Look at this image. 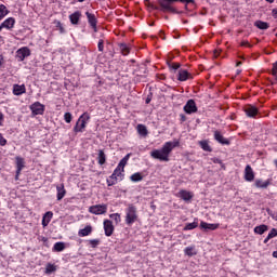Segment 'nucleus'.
Masks as SVG:
<instances>
[{
	"instance_id": "obj_36",
	"label": "nucleus",
	"mask_w": 277,
	"mask_h": 277,
	"mask_svg": "<svg viewBox=\"0 0 277 277\" xmlns=\"http://www.w3.org/2000/svg\"><path fill=\"white\" fill-rule=\"evenodd\" d=\"M119 177H117L116 175H114V173L109 176V179H107L106 183L108 185V187H111L114 185H116V183H118Z\"/></svg>"
},
{
	"instance_id": "obj_32",
	"label": "nucleus",
	"mask_w": 277,
	"mask_h": 277,
	"mask_svg": "<svg viewBox=\"0 0 277 277\" xmlns=\"http://www.w3.org/2000/svg\"><path fill=\"white\" fill-rule=\"evenodd\" d=\"M130 181H132V183H140V181H144V175L140 172H136L130 176Z\"/></svg>"
},
{
	"instance_id": "obj_26",
	"label": "nucleus",
	"mask_w": 277,
	"mask_h": 277,
	"mask_svg": "<svg viewBox=\"0 0 277 277\" xmlns=\"http://www.w3.org/2000/svg\"><path fill=\"white\" fill-rule=\"evenodd\" d=\"M136 130L138 135H142V137H146V135H148V129L142 123L136 126Z\"/></svg>"
},
{
	"instance_id": "obj_44",
	"label": "nucleus",
	"mask_w": 277,
	"mask_h": 277,
	"mask_svg": "<svg viewBox=\"0 0 277 277\" xmlns=\"http://www.w3.org/2000/svg\"><path fill=\"white\" fill-rule=\"evenodd\" d=\"M100 243H101V240L98 239L89 240V245L91 246V248H96Z\"/></svg>"
},
{
	"instance_id": "obj_9",
	"label": "nucleus",
	"mask_w": 277,
	"mask_h": 277,
	"mask_svg": "<svg viewBox=\"0 0 277 277\" xmlns=\"http://www.w3.org/2000/svg\"><path fill=\"white\" fill-rule=\"evenodd\" d=\"M176 198H181L185 202H189L194 198V193L185 189H181L177 194H175Z\"/></svg>"
},
{
	"instance_id": "obj_31",
	"label": "nucleus",
	"mask_w": 277,
	"mask_h": 277,
	"mask_svg": "<svg viewBox=\"0 0 277 277\" xmlns=\"http://www.w3.org/2000/svg\"><path fill=\"white\" fill-rule=\"evenodd\" d=\"M119 49L122 55H129L131 53V47L127 43H120Z\"/></svg>"
},
{
	"instance_id": "obj_28",
	"label": "nucleus",
	"mask_w": 277,
	"mask_h": 277,
	"mask_svg": "<svg viewBox=\"0 0 277 277\" xmlns=\"http://www.w3.org/2000/svg\"><path fill=\"white\" fill-rule=\"evenodd\" d=\"M79 237H88L92 235V227L90 225L85 226L84 228L78 232Z\"/></svg>"
},
{
	"instance_id": "obj_46",
	"label": "nucleus",
	"mask_w": 277,
	"mask_h": 277,
	"mask_svg": "<svg viewBox=\"0 0 277 277\" xmlns=\"http://www.w3.org/2000/svg\"><path fill=\"white\" fill-rule=\"evenodd\" d=\"M272 75H273V77H275V79L277 81V61L275 63H273Z\"/></svg>"
},
{
	"instance_id": "obj_7",
	"label": "nucleus",
	"mask_w": 277,
	"mask_h": 277,
	"mask_svg": "<svg viewBox=\"0 0 277 277\" xmlns=\"http://www.w3.org/2000/svg\"><path fill=\"white\" fill-rule=\"evenodd\" d=\"M29 55H31V50L27 47L21 48L16 51L17 62H24L26 57H29Z\"/></svg>"
},
{
	"instance_id": "obj_62",
	"label": "nucleus",
	"mask_w": 277,
	"mask_h": 277,
	"mask_svg": "<svg viewBox=\"0 0 277 277\" xmlns=\"http://www.w3.org/2000/svg\"><path fill=\"white\" fill-rule=\"evenodd\" d=\"M2 29H4V27H1V25H0V31H1Z\"/></svg>"
},
{
	"instance_id": "obj_54",
	"label": "nucleus",
	"mask_w": 277,
	"mask_h": 277,
	"mask_svg": "<svg viewBox=\"0 0 277 277\" xmlns=\"http://www.w3.org/2000/svg\"><path fill=\"white\" fill-rule=\"evenodd\" d=\"M269 239H272V238H269V236H267V237L264 239V243H267V242L269 241Z\"/></svg>"
},
{
	"instance_id": "obj_13",
	"label": "nucleus",
	"mask_w": 277,
	"mask_h": 277,
	"mask_svg": "<svg viewBox=\"0 0 277 277\" xmlns=\"http://www.w3.org/2000/svg\"><path fill=\"white\" fill-rule=\"evenodd\" d=\"M184 111L186 114H196L198 111V107L196 106V102L194 100H189L184 106Z\"/></svg>"
},
{
	"instance_id": "obj_16",
	"label": "nucleus",
	"mask_w": 277,
	"mask_h": 277,
	"mask_svg": "<svg viewBox=\"0 0 277 277\" xmlns=\"http://www.w3.org/2000/svg\"><path fill=\"white\" fill-rule=\"evenodd\" d=\"M269 185H272V180H266V181L255 180V182H254V186L258 189H267L269 187Z\"/></svg>"
},
{
	"instance_id": "obj_45",
	"label": "nucleus",
	"mask_w": 277,
	"mask_h": 277,
	"mask_svg": "<svg viewBox=\"0 0 277 277\" xmlns=\"http://www.w3.org/2000/svg\"><path fill=\"white\" fill-rule=\"evenodd\" d=\"M169 68H171L172 70H179L181 68V64L180 63H169Z\"/></svg>"
},
{
	"instance_id": "obj_38",
	"label": "nucleus",
	"mask_w": 277,
	"mask_h": 277,
	"mask_svg": "<svg viewBox=\"0 0 277 277\" xmlns=\"http://www.w3.org/2000/svg\"><path fill=\"white\" fill-rule=\"evenodd\" d=\"M122 172H124V170H122V169H120L119 167H117L115 170H114V172H113V174H114V176H116L117 179H119V181H122V179H123V174H122Z\"/></svg>"
},
{
	"instance_id": "obj_47",
	"label": "nucleus",
	"mask_w": 277,
	"mask_h": 277,
	"mask_svg": "<svg viewBox=\"0 0 277 277\" xmlns=\"http://www.w3.org/2000/svg\"><path fill=\"white\" fill-rule=\"evenodd\" d=\"M274 237H277L276 228H272L271 232L268 233V239H274Z\"/></svg>"
},
{
	"instance_id": "obj_52",
	"label": "nucleus",
	"mask_w": 277,
	"mask_h": 277,
	"mask_svg": "<svg viewBox=\"0 0 277 277\" xmlns=\"http://www.w3.org/2000/svg\"><path fill=\"white\" fill-rule=\"evenodd\" d=\"M271 217H273L277 222V212L271 213Z\"/></svg>"
},
{
	"instance_id": "obj_42",
	"label": "nucleus",
	"mask_w": 277,
	"mask_h": 277,
	"mask_svg": "<svg viewBox=\"0 0 277 277\" xmlns=\"http://www.w3.org/2000/svg\"><path fill=\"white\" fill-rule=\"evenodd\" d=\"M64 120H65V122H67V124H70V122H72V114L65 113Z\"/></svg>"
},
{
	"instance_id": "obj_56",
	"label": "nucleus",
	"mask_w": 277,
	"mask_h": 277,
	"mask_svg": "<svg viewBox=\"0 0 277 277\" xmlns=\"http://www.w3.org/2000/svg\"><path fill=\"white\" fill-rule=\"evenodd\" d=\"M3 18H5V15L0 14V21H3Z\"/></svg>"
},
{
	"instance_id": "obj_22",
	"label": "nucleus",
	"mask_w": 277,
	"mask_h": 277,
	"mask_svg": "<svg viewBox=\"0 0 277 277\" xmlns=\"http://www.w3.org/2000/svg\"><path fill=\"white\" fill-rule=\"evenodd\" d=\"M69 21L71 25H79V21H81V13L80 11H76L69 15Z\"/></svg>"
},
{
	"instance_id": "obj_8",
	"label": "nucleus",
	"mask_w": 277,
	"mask_h": 277,
	"mask_svg": "<svg viewBox=\"0 0 277 277\" xmlns=\"http://www.w3.org/2000/svg\"><path fill=\"white\" fill-rule=\"evenodd\" d=\"M15 163H16L15 179L16 181H18V176H21V172H23V168H25V158L21 156L15 157Z\"/></svg>"
},
{
	"instance_id": "obj_15",
	"label": "nucleus",
	"mask_w": 277,
	"mask_h": 277,
	"mask_svg": "<svg viewBox=\"0 0 277 277\" xmlns=\"http://www.w3.org/2000/svg\"><path fill=\"white\" fill-rule=\"evenodd\" d=\"M245 181L252 183L254 181V170L250 164H247L245 168Z\"/></svg>"
},
{
	"instance_id": "obj_61",
	"label": "nucleus",
	"mask_w": 277,
	"mask_h": 277,
	"mask_svg": "<svg viewBox=\"0 0 277 277\" xmlns=\"http://www.w3.org/2000/svg\"><path fill=\"white\" fill-rule=\"evenodd\" d=\"M182 120L185 121V116H182Z\"/></svg>"
},
{
	"instance_id": "obj_20",
	"label": "nucleus",
	"mask_w": 277,
	"mask_h": 277,
	"mask_svg": "<svg viewBox=\"0 0 277 277\" xmlns=\"http://www.w3.org/2000/svg\"><path fill=\"white\" fill-rule=\"evenodd\" d=\"M14 25H16V19H14V17H9L1 24V27L11 30L14 29Z\"/></svg>"
},
{
	"instance_id": "obj_3",
	"label": "nucleus",
	"mask_w": 277,
	"mask_h": 277,
	"mask_svg": "<svg viewBox=\"0 0 277 277\" xmlns=\"http://www.w3.org/2000/svg\"><path fill=\"white\" fill-rule=\"evenodd\" d=\"M137 222V208L130 203L126 209V224L128 226H133Z\"/></svg>"
},
{
	"instance_id": "obj_60",
	"label": "nucleus",
	"mask_w": 277,
	"mask_h": 277,
	"mask_svg": "<svg viewBox=\"0 0 277 277\" xmlns=\"http://www.w3.org/2000/svg\"><path fill=\"white\" fill-rule=\"evenodd\" d=\"M146 103H147V104L150 103V98H147V100H146Z\"/></svg>"
},
{
	"instance_id": "obj_2",
	"label": "nucleus",
	"mask_w": 277,
	"mask_h": 277,
	"mask_svg": "<svg viewBox=\"0 0 277 277\" xmlns=\"http://www.w3.org/2000/svg\"><path fill=\"white\" fill-rule=\"evenodd\" d=\"M88 122H90V114L83 113L74 127V133H83L85 127H88Z\"/></svg>"
},
{
	"instance_id": "obj_50",
	"label": "nucleus",
	"mask_w": 277,
	"mask_h": 277,
	"mask_svg": "<svg viewBox=\"0 0 277 277\" xmlns=\"http://www.w3.org/2000/svg\"><path fill=\"white\" fill-rule=\"evenodd\" d=\"M272 16L273 18H277V9H273Z\"/></svg>"
},
{
	"instance_id": "obj_1",
	"label": "nucleus",
	"mask_w": 277,
	"mask_h": 277,
	"mask_svg": "<svg viewBox=\"0 0 277 277\" xmlns=\"http://www.w3.org/2000/svg\"><path fill=\"white\" fill-rule=\"evenodd\" d=\"M181 146V142L179 140L166 142L160 149H154L150 151V157L153 159H158V161H170V155L174 148H179Z\"/></svg>"
},
{
	"instance_id": "obj_49",
	"label": "nucleus",
	"mask_w": 277,
	"mask_h": 277,
	"mask_svg": "<svg viewBox=\"0 0 277 277\" xmlns=\"http://www.w3.org/2000/svg\"><path fill=\"white\" fill-rule=\"evenodd\" d=\"M5 144H8V140H5V137L0 133V146H5Z\"/></svg>"
},
{
	"instance_id": "obj_11",
	"label": "nucleus",
	"mask_w": 277,
	"mask_h": 277,
	"mask_svg": "<svg viewBox=\"0 0 277 277\" xmlns=\"http://www.w3.org/2000/svg\"><path fill=\"white\" fill-rule=\"evenodd\" d=\"M214 140L219 142V144H222L223 146H230V141L228 138L224 137L221 131L216 130L214 131Z\"/></svg>"
},
{
	"instance_id": "obj_37",
	"label": "nucleus",
	"mask_w": 277,
	"mask_h": 277,
	"mask_svg": "<svg viewBox=\"0 0 277 277\" xmlns=\"http://www.w3.org/2000/svg\"><path fill=\"white\" fill-rule=\"evenodd\" d=\"M254 26L258 27V29H267L269 27V23L263 22V21H256L254 23Z\"/></svg>"
},
{
	"instance_id": "obj_34",
	"label": "nucleus",
	"mask_w": 277,
	"mask_h": 277,
	"mask_svg": "<svg viewBox=\"0 0 277 277\" xmlns=\"http://www.w3.org/2000/svg\"><path fill=\"white\" fill-rule=\"evenodd\" d=\"M195 228H198V219H195L193 223H187L183 230H194Z\"/></svg>"
},
{
	"instance_id": "obj_55",
	"label": "nucleus",
	"mask_w": 277,
	"mask_h": 277,
	"mask_svg": "<svg viewBox=\"0 0 277 277\" xmlns=\"http://www.w3.org/2000/svg\"><path fill=\"white\" fill-rule=\"evenodd\" d=\"M273 256H274V259H277V251L273 252Z\"/></svg>"
},
{
	"instance_id": "obj_5",
	"label": "nucleus",
	"mask_w": 277,
	"mask_h": 277,
	"mask_svg": "<svg viewBox=\"0 0 277 277\" xmlns=\"http://www.w3.org/2000/svg\"><path fill=\"white\" fill-rule=\"evenodd\" d=\"M30 111L32 116H43L44 115V104L40 102H35L30 105Z\"/></svg>"
},
{
	"instance_id": "obj_18",
	"label": "nucleus",
	"mask_w": 277,
	"mask_h": 277,
	"mask_svg": "<svg viewBox=\"0 0 277 277\" xmlns=\"http://www.w3.org/2000/svg\"><path fill=\"white\" fill-rule=\"evenodd\" d=\"M200 228L203 230H217V228H220V224L207 223L205 221H201Z\"/></svg>"
},
{
	"instance_id": "obj_23",
	"label": "nucleus",
	"mask_w": 277,
	"mask_h": 277,
	"mask_svg": "<svg viewBox=\"0 0 277 277\" xmlns=\"http://www.w3.org/2000/svg\"><path fill=\"white\" fill-rule=\"evenodd\" d=\"M56 198L57 200H63L64 196H66V188L64 187V184L57 185L56 186Z\"/></svg>"
},
{
	"instance_id": "obj_53",
	"label": "nucleus",
	"mask_w": 277,
	"mask_h": 277,
	"mask_svg": "<svg viewBox=\"0 0 277 277\" xmlns=\"http://www.w3.org/2000/svg\"><path fill=\"white\" fill-rule=\"evenodd\" d=\"M241 47H250V43L248 41H242Z\"/></svg>"
},
{
	"instance_id": "obj_6",
	"label": "nucleus",
	"mask_w": 277,
	"mask_h": 277,
	"mask_svg": "<svg viewBox=\"0 0 277 277\" xmlns=\"http://www.w3.org/2000/svg\"><path fill=\"white\" fill-rule=\"evenodd\" d=\"M104 226V233L106 237H111L114 235V230H116V227L114 226V222L111 220L105 219L103 222Z\"/></svg>"
},
{
	"instance_id": "obj_29",
	"label": "nucleus",
	"mask_w": 277,
	"mask_h": 277,
	"mask_svg": "<svg viewBox=\"0 0 277 277\" xmlns=\"http://www.w3.org/2000/svg\"><path fill=\"white\" fill-rule=\"evenodd\" d=\"M184 254H186V256H196V254H198V251H196L195 246L186 247L184 249Z\"/></svg>"
},
{
	"instance_id": "obj_21",
	"label": "nucleus",
	"mask_w": 277,
	"mask_h": 277,
	"mask_svg": "<svg viewBox=\"0 0 277 277\" xmlns=\"http://www.w3.org/2000/svg\"><path fill=\"white\" fill-rule=\"evenodd\" d=\"M51 220H53V213L51 211H48L42 216V226L43 228H47L49 224H51Z\"/></svg>"
},
{
	"instance_id": "obj_25",
	"label": "nucleus",
	"mask_w": 277,
	"mask_h": 277,
	"mask_svg": "<svg viewBox=\"0 0 277 277\" xmlns=\"http://www.w3.org/2000/svg\"><path fill=\"white\" fill-rule=\"evenodd\" d=\"M199 146L206 153H212L213 151V148H211V145H209V141H207V140L199 141Z\"/></svg>"
},
{
	"instance_id": "obj_33",
	"label": "nucleus",
	"mask_w": 277,
	"mask_h": 277,
	"mask_svg": "<svg viewBox=\"0 0 277 277\" xmlns=\"http://www.w3.org/2000/svg\"><path fill=\"white\" fill-rule=\"evenodd\" d=\"M97 161L100 166H105V161H107V156H105V151L102 149L98 150Z\"/></svg>"
},
{
	"instance_id": "obj_48",
	"label": "nucleus",
	"mask_w": 277,
	"mask_h": 277,
	"mask_svg": "<svg viewBox=\"0 0 277 277\" xmlns=\"http://www.w3.org/2000/svg\"><path fill=\"white\" fill-rule=\"evenodd\" d=\"M170 1L171 3L180 1L181 3H186V5H189V3H194V0H170Z\"/></svg>"
},
{
	"instance_id": "obj_14",
	"label": "nucleus",
	"mask_w": 277,
	"mask_h": 277,
	"mask_svg": "<svg viewBox=\"0 0 277 277\" xmlns=\"http://www.w3.org/2000/svg\"><path fill=\"white\" fill-rule=\"evenodd\" d=\"M245 114L248 118H256V116H259V108L252 105H247L245 107Z\"/></svg>"
},
{
	"instance_id": "obj_39",
	"label": "nucleus",
	"mask_w": 277,
	"mask_h": 277,
	"mask_svg": "<svg viewBox=\"0 0 277 277\" xmlns=\"http://www.w3.org/2000/svg\"><path fill=\"white\" fill-rule=\"evenodd\" d=\"M54 25L56 29L60 30V34H66V28H64V24H62V22L56 19L54 21Z\"/></svg>"
},
{
	"instance_id": "obj_4",
	"label": "nucleus",
	"mask_w": 277,
	"mask_h": 277,
	"mask_svg": "<svg viewBox=\"0 0 277 277\" xmlns=\"http://www.w3.org/2000/svg\"><path fill=\"white\" fill-rule=\"evenodd\" d=\"M89 213H92L93 215H105V213H107V205L91 206L89 208Z\"/></svg>"
},
{
	"instance_id": "obj_27",
	"label": "nucleus",
	"mask_w": 277,
	"mask_h": 277,
	"mask_svg": "<svg viewBox=\"0 0 277 277\" xmlns=\"http://www.w3.org/2000/svg\"><path fill=\"white\" fill-rule=\"evenodd\" d=\"M268 229L269 227L267 225L262 224L260 226H255L253 230L255 235H263L264 233H267Z\"/></svg>"
},
{
	"instance_id": "obj_35",
	"label": "nucleus",
	"mask_w": 277,
	"mask_h": 277,
	"mask_svg": "<svg viewBox=\"0 0 277 277\" xmlns=\"http://www.w3.org/2000/svg\"><path fill=\"white\" fill-rule=\"evenodd\" d=\"M55 272H57V265L51 263H48L45 265V274L51 275Z\"/></svg>"
},
{
	"instance_id": "obj_43",
	"label": "nucleus",
	"mask_w": 277,
	"mask_h": 277,
	"mask_svg": "<svg viewBox=\"0 0 277 277\" xmlns=\"http://www.w3.org/2000/svg\"><path fill=\"white\" fill-rule=\"evenodd\" d=\"M97 49L101 53H103L104 49H105V41H103V39H100L98 40V43H97Z\"/></svg>"
},
{
	"instance_id": "obj_41",
	"label": "nucleus",
	"mask_w": 277,
	"mask_h": 277,
	"mask_svg": "<svg viewBox=\"0 0 277 277\" xmlns=\"http://www.w3.org/2000/svg\"><path fill=\"white\" fill-rule=\"evenodd\" d=\"M10 14V11L8 10V6L5 4H0V15L8 16Z\"/></svg>"
},
{
	"instance_id": "obj_17",
	"label": "nucleus",
	"mask_w": 277,
	"mask_h": 277,
	"mask_svg": "<svg viewBox=\"0 0 277 277\" xmlns=\"http://www.w3.org/2000/svg\"><path fill=\"white\" fill-rule=\"evenodd\" d=\"M27 92V88L25 84H14L13 85V94L14 96H21Z\"/></svg>"
},
{
	"instance_id": "obj_19",
	"label": "nucleus",
	"mask_w": 277,
	"mask_h": 277,
	"mask_svg": "<svg viewBox=\"0 0 277 277\" xmlns=\"http://www.w3.org/2000/svg\"><path fill=\"white\" fill-rule=\"evenodd\" d=\"M159 5L166 12H174L171 0H159Z\"/></svg>"
},
{
	"instance_id": "obj_57",
	"label": "nucleus",
	"mask_w": 277,
	"mask_h": 277,
	"mask_svg": "<svg viewBox=\"0 0 277 277\" xmlns=\"http://www.w3.org/2000/svg\"><path fill=\"white\" fill-rule=\"evenodd\" d=\"M267 3H274L275 0H265Z\"/></svg>"
},
{
	"instance_id": "obj_40",
	"label": "nucleus",
	"mask_w": 277,
	"mask_h": 277,
	"mask_svg": "<svg viewBox=\"0 0 277 277\" xmlns=\"http://www.w3.org/2000/svg\"><path fill=\"white\" fill-rule=\"evenodd\" d=\"M110 220H114L115 224H120L122 222V217L120 216V213H113L109 214Z\"/></svg>"
},
{
	"instance_id": "obj_58",
	"label": "nucleus",
	"mask_w": 277,
	"mask_h": 277,
	"mask_svg": "<svg viewBox=\"0 0 277 277\" xmlns=\"http://www.w3.org/2000/svg\"><path fill=\"white\" fill-rule=\"evenodd\" d=\"M76 1H78L79 3H83V1H85V0H76Z\"/></svg>"
},
{
	"instance_id": "obj_59",
	"label": "nucleus",
	"mask_w": 277,
	"mask_h": 277,
	"mask_svg": "<svg viewBox=\"0 0 277 277\" xmlns=\"http://www.w3.org/2000/svg\"><path fill=\"white\" fill-rule=\"evenodd\" d=\"M236 66H241V62H238V63L236 64Z\"/></svg>"
},
{
	"instance_id": "obj_24",
	"label": "nucleus",
	"mask_w": 277,
	"mask_h": 277,
	"mask_svg": "<svg viewBox=\"0 0 277 277\" xmlns=\"http://www.w3.org/2000/svg\"><path fill=\"white\" fill-rule=\"evenodd\" d=\"M52 250L53 252H64V250H66V242H55Z\"/></svg>"
},
{
	"instance_id": "obj_12",
	"label": "nucleus",
	"mask_w": 277,
	"mask_h": 277,
	"mask_svg": "<svg viewBox=\"0 0 277 277\" xmlns=\"http://www.w3.org/2000/svg\"><path fill=\"white\" fill-rule=\"evenodd\" d=\"M188 79H194L192 72L187 71V69H179L177 81H188Z\"/></svg>"
},
{
	"instance_id": "obj_51",
	"label": "nucleus",
	"mask_w": 277,
	"mask_h": 277,
	"mask_svg": "<svg viewBox=\"0 0 277 277\" xmlns=\"http://www.w3.org/2000/svg\"><path fill=\"white\" fill-rule=\"evenodd\" d=\"M3 113H0V127H3Z\"/></svg>"
},
{
	"instance_id": "obj_30",
	"label": "nucleus",
	"mask_w": 277,
	"mask_h": 277,
	"mask_svg": "<svg viewBox=\"0 0 277 277\" xmlns=\"http://www.w3.org/2000/svg\"><path fill=\"white\" fill-rule=\"evenodd\" d=\"M129 159H131V154L126 155L120 162L118 163L117 168L124 170L127 163H129Z\"/></svg>"
},
{
	"instance_id": "obj_10",
	"label": "nucleus",
	"mask_w": 277,
	"mask_h": 277,
	"mask_svg": "<svg viewBox=\"0 0 277 277\" xmlns=\"http://www.w3.org/2000/svg\"><path fill=\"white\" fill-rule=\"evenodd\" d=\"M85 16L88 18L90 27H92L94 31H97L96 25H98V19H96V15L94 13H90L89 11H87Z\"/></svg>"
}]
</instances>
